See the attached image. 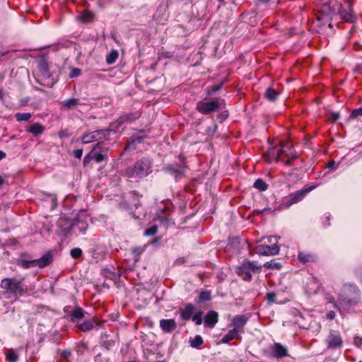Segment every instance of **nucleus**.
<instances>
[{
  "instance_id": "nucleus-18",
  "label": "nucleus",
  "mask_w": 362,
  "mask_h": 362,
  "mask_svg": "<svg viewBox=\"0 0 362 362\" xmlns=\"http://www.w3.org/2000/svg\"><path fill=\"white\" fill-rule=\"evenodd\" d=\"M218 315L216 311H209L204 317L205 326L214 327L218 322Z\"/></svg>"
},
{
  "instance_id": "nucleus-17",
  "label": "nucleus",
  "mask_w": 362,
  "mask_h": 362,
  "mask_svg": "<svg viewBox=\"0 0 362 362\" xmlns=\"http://www.w3.org/2000/svg\"><path fill=\"white\" fill-rule=\"evenodd\" d=\"M53 259V255L51 252H47L42 257L39 259H35V264L40 268L45 267L49 265Z\"/></svg>"
},
{
  "instance_id": "nucleus-19",
  "label": "nucleus",
  "mask_w": 362,
  "mask_h": 362,
  "mask_svg": "<svg viewBox=\"0 0 362 362\" xmlns=\"http://www.w3.org/2000/svg\"><path fill=\"white\" fill-rule=\"evenodd\" d=\"M317 259V256L312 253L300 252L298 255V260L303 264L307 262H315Z\"/></svg>"
},
{
  "instance_id": "nucleus-11",
  "label": "nucleus",
  "mask_w": 362,
  "mask_h": 362,
  "mask_svg": "<svg viewBox=\"0 0 362 362\" xmlns=\"http://www.w3.org/2000/svg\"><path fill=\"white\" fill-rule=\"evenodd\" d=\"M185 169L186 167L184 165L180 166L177 165H169L165 168V170L177 180L183 175Z\"/></svg>"
},
{
  "instance_id": "nucleus-43",
  "label": "nucleus",
  "mask_w": 362,
  "mask_h": 362,
  "mask_svg": "<svg viewBox=\"0 0 362 362\" xmlns=\"http://www.w3.org/2000/svg\"><path fill=\"white\" fill-rule=\"evenodd\" d=\"M81 74V71L80 69L74 68L70 71L69 78H75V77L80 76Z\"/></svg>"
},
{
  "instance_id": "nucleus-3",
  "label": "nucleus",
  "mask_w": 362,
  "mask_h": 362,
  "mask_svg": "<svg viewBox=\"0 0 362 362\" xmlns=\"http://www.w3.org/2000/svg\"><path fill=\"white\" fill-rule=\"evenodd\" d=\"M0 287L14 296H23L25 293L22 281L18 280L16 278H6L2 279L0 283Z\"/></svg>"
},
{
  "instance_id": "nucleus-31",
  "label": "nucleus",
  "mask_w": 362,
  "mask_h": 362,
  "mask_svg": "<svg viewBox=\"0 0 362 362\" xmlns=\"http://www.w3.org/2000/svg\"><path fill=\"white\" fill-rule=\"evenodd\" d=\"M253 186L260 191H265L268 188V185L262 179L260 178L256 180Z\"/></svg>"
},
{
  "instance_id": "nucleus-10",
  "label": "nucleus",
  "mask_w": 362,
  "mask_h": 362,
  "mask_svg": "<svg viewBox=\"0 0 362 362\" xmlns=\"http://www.w3.org/2000/svg\"><path fill=\"white\" fill-rule=\"evenodd\" d=\"M255 252L262 256L276 255L279 252V247L276 244L272 245H259L256 247Z\"/></svg>"
},
{
  "instance_id": "nucleus-28",
  "label": "nucleus",
  "mask_w": 362,
  "mask_h": 362,
  "mask_svg": "<svg viewBox=\"0 0 362 362\" xmlns=\"http://www.w3.org/2000/svg\"><path fill=\"white\" fill-rule=\"evenodd\" d=\"M239 338V333L236 332L235 329H232L229 330V332L223 337L221 339V341L223 343H228L230 341Z\"/></svg>"
},
{
  "instance_id": "nucleus-40",
  "label": "nucleus",
  "mask_w": 362,
  "mask_h": 362,
  "mask_svg": "<svg viewBox=\"0 0 362 362\" xmlns=\"http://www.w3.org/2000/svg\"><path fill=\"white\" fill-rule=\"evenodd\" d=\"M8 362H16L18 359V355L13 351H10L6 354Z\"/></svg>"
},
{
  "instance_id": "nucleus-4",
  "label": "nucleus",
  "mask_w": 362,
  "mask_h": 362,
  "mask_svg": "<svg viewBox=\"0 0 362 362\" xmlns=\"http://www.w3.org/2000/svg\"><path fill=\"white\" fill-rule=\"evenodd\" d=\"M261 267L258 266L255 262L247 261L243 263L238 268V274L245 281H250L252 274L259 272Z\"/></svg>"
},
{
  "instance_id": "nucleus-32",
  "label": "nucleus",
  "mask_w": 362,
  "mask_h": 362,
  "mask_svg": "<svg viewBox=\"0 0 362 362\" xmlns=\"http://www.w3.org/2000/svg\"><path fill=\"white\" fill-rule=\"evenodd\" d=\"M143 138V136L138 134L133 135L130 138V141L128 144V148H134L136 144L140 143L142 141Z\"/></svg>"
},
{
  "instance_id": "nucleus-7",
  "label": "nucleus",
  "mask_w": 362,
  "mask_h": 362,
  "mask_svg": "<svg viewBox=\"0 0 362 362\" xmlns=\"http://www.w3.org/2000/svg\"><path fill=\"white\" fill-rule=\"evenodd\" d=\"M339 14L341 19L346 22L353 23L356 20L354 15L352 5L351 2L346 1L343 4L338 5Z\"/></svg>"
},
{
  "instance_id": "nucleus-50",
  "label": "nucleus",
  "mask_w": 362,
  "mask_h": 362,
  "mask_svg": "<svg viewBox=\"0 0 362 362\" xmlns=\"http://www.w3.org/2000/svg\"><path fill=\"white\" fill-rule=\"evenodd\" d=\"M327 317L329 320H332L335 317V313L332 310L329 311L327 314Z\"/></svg>"
},
{
  "instance_id": "nucleus-45",
  "label": "nucleus",
  "mask_w": 362,
  "mask_h": 362,
  "mask_svg": "<svg viewBox=\"0 0 362 362\" xmlns=\"http://www.w3.org/2000/svg\"><path fill=\"white\" fill-rule=\"evenodd\" d=\"M139 117V113L136 112V113H134V114L127 116L126 119L124 120V122L126 121V122H131L132 121L137 119ZM122 122H123V121H122Z\"/></svg>"
},
{
  "instance_id": "nucleus-46",
  "label": "nucleus",
  "mask_w": 362,
  "mask_h": 362,
  "mask_svg": "<svg viewBox=\"0 0 362 362\" xmlns=\"http://www.w3.org/2000/svg\"><path fill=\"white\" fill-rule=\"evenodd\" d=\"M359 115L362 116V107L354 110L351 113L350 117L356 118Z\"/></svg>"
},
{
  "instance_id": "nucleus-20",
  "label": "nucleus",
  "mask_w": 362,
  "mask_h": 362,
  "mask_svg": "<svg viewBox=\"0 0 362 362\" xmlns=\"http://www.w3.org/2000/svg\"><path fill=\"white\" fill-rule=\"evenodd\" d=\"M194 311V307L192 303H188L180 312V317L184 320H189Z\"/></svg>"
},
{
  "instance_id": "nucleus-30",
  "label": "nucleus",
  "mask_w": 362,
  "mask_h": 362,
  "mask_svg": "<svg viewBox=\"0 0 362 362\" xmlns=\"http://www.w3.org/2000/svg\"><path fill=\"white\" fill-rule=\"evenodd\" d=\"M119 54L117 50H112L106 57V62L108 64H112L115 62L116 59L118 58Z\"/></svg>"
},
{
  "instance_id": "nucleus-52",
  "label": "nucleus",
  "mask_w": 362,
  "mask_h": 362,
  "mask_svg": "<svg viewBox=\"0 0 362 362\" xmlns=\"http://www.w3.org/2000/svg\"><path fill=\"white\" fill-rule=\"evenodd\" d=\"M339 117V113H332V120L333 122H336Z\"/></svg>"
},
{
  "instance_id": "nucleus-54",
  "label": "nucleus",
  "mask_w": 362,
  "mask_h": 362,
  "mask_svg": "<svg viewBox=\"0 0 362 362\" xmlns=\"http://www.w3.org/2000/svg\"><path fill=\"white\" fill-rule=\"evenodd\" d=\"M284 155H285V156H287V157H290V156H289L288 154L286 153L285 152H284ZM297 157H298V154H297V153H296V152H295V153H291V159L296 158Z\"/></svg>"
},
{
  "instance_id": "nucleus-57",
  "label": "nucleus",
  "mask_w": 362,
  "mask_h": 362,
  "mask_svg": "<svg viewBox=\"0 0 362 362\" xmlns=\"http://www.w3.org/2000/svg\"><path fill=\"white\" fill-rule=\"evenodd\" d=\"M6 157V153L2 151H0V160Z\"/></svg>"
},
{
  "instance_id": "nucleus-51",
  "label": "nucleus",
  "mask_w": 362,
  "mask_h": 362,
  "mask_svg": "<svg viewBox=\"0 0 362 362\" xmlns=\"http://www.w3.org/2000/svg\"><path fill=\"white\" fill-rule=\"evenodd\" d=\"M222 86H223V83L214 86L212 87V92L215 93V92L219 90L222 88Z\"/></svg>"
},
{
  "instance_id": "nucleus-47",
  "label": "nucleus",
  "mask_w": 362,
  "mask_h": 362,
  "mask_svg": "<svg viewBox=\"0 0 362 362\" xmlns=\"http://www.w3.org/2000/svg\"><path fill=\"white\" fill-rule=\"evenodd\" d=\"M92 160H93V153L90 151L86 156H85V157L83 158V165H87Z\"/></svg>"
},
{
  "instance_id": "nucleus-60",
  "label": "nucleus",
  "mask_w": 362,
  "mask_h": 362,
  "mask_svg": "<svg viewBox=\"0 0 362 362\" xmlns=\"http://www.w3.org/2000/svg\"><path fill=\"white\" fill-rule=\"evenodd\" d=\"M334 165H335V164H334V162H333V163H328V168H333V166H334Z\"/></svg>"
},
{
  "instance_id": "nucleus-55",
  "label": "nucleus",
  "mask_w": 362,
  "mask_h": 362,
  "mask_svg": "<svg viewBox=\"0 0 362 362\" xmlns=\"http://www.w3.org/2000/svg\"><path fill=\"white\" fill-rule=\"evenodd\" d=\"M62 356L64 358H68L70 355H71V353L69 351H64L62 354Z\"/></svg>"
},
{
  "instance_id": "nucleus-2",
  "label": "nucleus",
  "mask_w": 362,
  "mask_h": 362,
  "mask_svg": "<svg viewBox=\"0 0 362 362\" xmlns=\"http://www.w3.org/2000/svg\"><path fill=\"white\" fill-rule=\"evenodd\" d=\"M153 160L149 158H142L137 160L133 166L125 170V175L129 178H142L152 172Z\"/></svg>"
},
{
  "instance_id": "nucleus-29",
  "label": "nucleus",
  "mask_w": 362,
  "mask_h": 362,
  "mask_svg": "<svg viewBox=\"0 0 362 362\" xmlns=\"http://www.w3.org/2000/svg\"><path fill=\"white\" fill-rule=\"evenodd\" d=\"M17 264L18 266L22 267L24 269H28L30 267L36 266L35 259H32V260L21 259L17 262Z\"/></svg>"
},
{
  "instance_id": "nucleus-44",
  "label": "nucleus",
  "mask_w": 362,
  "mask_h": 362,
  "mask_svg": "<svg viewBox=\"0 0 362 362\" xmlns=\"http://www.w3.org/2000/svg\"><path fill=\"white\" fill-rule=\"evenodd\" d=\"M276 296L274 292L267 293L266 298L269 303H274L276 301Z\"/></svg>"
},
{
  "instance_id": "nucleus-23",
  "label": "nucleus",
  "mask_w": 362,
  "mask_h": 362,
  "mask_svg": "<svg viewBox=\"0 0 362 362\" xmlns=\"http://www.w3.org/2000/svg\"><path fill=\"white\" fill-rule=\"evenodd\" d=\"M61 105L64 110H73L79 105V100L78 98H70L62 101Z\"/></svg>"
},
{
  "instance_id": "nucleus-15",
  "label": "nucleus",
  "mask_w": 362,
  "mask_h": 362,
  "mask_svg": "<svg viewBox=\"0 0 362 362\" xmlns=\"http://www.w3.org/2000/svg\"><path fill=\"white\" fill-rule=\"evenodd\" d=\"M271 349L273 352V356L277 358H283L288 356V350L286 346L280 343H274Z\"/></svg>"
},
{
  "instance_id": "nucleus-34",
  "label": "nucleus",
  "mask_w": 362,
  "mask_h": 362,
  "mask_svg": "<svg viewBox=\"0 0 362 362\" xmlns=\"http://www.w3.org/2000/svg\"><path fill=\"white\" fill-rule=\"evenodd\" d=\"M204 341L201 336L197 335L195 337L190 340V345L193 348H198L203 344Z\"/></svg>"
},
{
  "instance_id": "nucleus-48",
  "label": "nucleus",
  "mask_w": 362,
  "mask_h": 362,
  "mask_svg": "<svg viewBox=\"0 0 362 362\" xmlns=\"http://www.w3.org/2000/svg\"><path fill=\"white\" fill-rule=\"evenodd\" d=\"M355 274L358 278L362 281V267H360L355 270Z\"/></svg>"
},
{
  "instance_id": "nucleus-49",
  "label": "nucleus",
  "mask_w": 362,
  "mask_h": 362,
  "mask_svg": "<svg viewBox=\"0 0 362 362\" xmlns=\"http://www.w3.org/2000/svg\"><path fill=\"white\" fill-rule=\"evenodd\" d=\"M83 154L82 149H76L74 151V155L77 158H81Z\"/></svg>"
},
{
  "instance_id": "nucleus-53",
  "label": "nucleus",
  "mask_w": 362,
  "mask_h": 362,
  "mask_svg": "<svg viewBox=\"0 0 362 362\" xmlns=\"http://www.w3.org/2000/svg\"><path fill=\"white\" fill-rule=\"evenodd\" d=\"M57 206V198L55 197H52V209H54Z\"/></svg>"
},
{
  "instance_id": "nucleus-33",
  "label": "nucleus",
  "mask_w": 362,
  "mask_h": 362,
  "mask_svg": "<svg viewBox=\"0 0 362 362\" xmlns=\"http://www.w3.org/2000/svg\"><path fill=\"white\" fill-rule=\"evenodd\" d=\"M211 299V293L209 291H202L197 300V303L209 301Z\"/></svg>"
},
{
  "instance_id": "nucleus-6",
  "label": "nucleus",
  "mask_w": 362,
  "mask_h": 362,
  "mask_svg": "<svg viewBox=\"0 0 362 362\" xmlns=\"http://www.w3.org/2000/svg\"><path fill=\"white\" fill-rule=\"evenodd\" d=\"M88 220L89 217L84 212L78 214L71 224V229L74 233L78 231L84 235L88 227Z\"/></svg>"
},
{
  "instance_id": "nucleus-39",
  "label": "nucleus",
  "mask_w": 362,
  "mask_h": 362,
  "mask_svg": "<svg viewBox=\"0 0 362 362\" xmlns=\"http://www.w3.org/2000/svg\"><path fill=\"white\" fill-rule=\"evenodd\" d=\"M70 255L74 259L78 258L82 255V250L79 247H75L71 250Z\"/></svg>"
},
{
  "instance_id": "nucleus-21",
  "label": "nucleus",
  "mask_w": 362,
  "mask_h": 362,
  "mask_svg": "<svg viewBox=\"0 0 362 362\" xmlns=\"http://www.w3.org/2000/svg\"><path fill=\"white\" fill-rule=\"evenodd\" d=\"M85 312L80 307H76L70 313V320L73 322H78L84 317Z\"/></svg>"
},
{
  "instance_id": "nucleus-24",
  "label": "nucleus",
  "mask_w": 362,
  "mask_h": 362,
  "mask_svg": "<svg viewBox=\"0 0 362 362\" xmlns=\"http://www.w3.org/2000/svg\"><path fill=\"white\" fill-rule=\"evenodd\" d=\"M93 18L94 13L90 11L86 10L77 17V19L82 23H90L93 21Z\"/></svg>"
},
{
  "instance_id": "nucleus-1",
  "label": "nucleus",
  "mask_w": 362,
  "mask_h": 362,
  "mask_svg": "<svg viewBox=\"0 0 362 362\" xmlns=\"http://www.w3.org/2000/svg\"><path fill=\"white\" fill-rule=\"evenodd\" d=\"M360 300V293L354 284H344L339 293V303L344 309L356 305Z\"/></svg>"
},
{
  "instance_id": "nucleus-61",
  "label": "nucleus",
  "mask_w": 362,
  "mask_h": 362,
  "mask_svg": "<svg viewBox=\"0 0 362 362\" xmlns=\"http://www.w3.org/2000/svg\"><path fill=\"white\" fill-rule=\"evenodd\" d=\"M4 180L1 176H0V187L3 185Z\"/></svg>"
},
{
  "instance_id": "nucleus-63",
  "label": "nucleus",
  "mask_w": 362,
  "mask_h": 362,
  "mask_svg": "<svg viewBox=\"0 0 362 362\" xmlns=\"http://www.w3.org/2000/svg\"><path fill=\"white\" fill-rule=\"evenodd\" d=\"M262 3H267L269 0H259Z\"/></svg>"
},
{
  "instance_id": "nucleus-58",
  "label": "nucleus",
  "mask_w": 362,
  "mask_h": 362,
  "mask_svg": "<svg viewBox=\"0 0 362 362\" xmlns=\"http://www.w3.org/2000/svg\"><path fill=\"white\" fill-rule=\"evenodd\" d=\"M59 135L60 137H63V136H66V134H65V132L64 131H62L59 133Z\"/></svg>"
},
{
  "instance_id": "nucleus-37",
  "label": "nucleus",
  "mask_w": 362,
  "mask_h": 362,
  "mask_svg": "<svg viewBox=\"0 0 362 362\" xmlns=\"http://www.w3.org/2000/svg\"><path fill=\"white\" fill-rule=\"evenodd\" d=\"M264 267L268 269H279L281 267V264L279 262H276L274 261H270L264 264Z\"/></svg>"
},
{
  "instance_id": "nucleus-38",
  "label": "nucleus",
  "mask_w": 362,
  "mask_h": 362,
  "mask_svg": "<svg viewBox=\"0 0 362 362\" xmlns=\"http://www.w3.org/2000/svg\"><path fill=\"white\" fill-rule=\"evenodd\" d=\"M202 311H199L192 316V320L195 322L196 325H200L202 323Z\"/></svg>"
},
{
  "instance_id": "nucleus-26",
  "label": "nucleus",
  "mask_w": 362,
  "mask_h": 362,
  "mask_svg": "<svg viewBox=\"0 0 362 362\" xmlns=\"http://www.w3.org/2000/svg\"><path fill=\"white\" fill-rule=\"evenodd\" d=\"M279 93L272 87H268L264 93V97L269 101H275Z\"/></svg>"
},
{
  "instance_id": "nucleus-59",
  "label": "nucleus",
  "mask_w": 362,
  "mask_h": 362,
  "mask_svg": "<svg viewBox=\"0 0 362 362\" xmlns=\"http://www.w3.org/2000/svg\"><path fill=\"white\" fill-rule=\"evenodd\" d=\"M291 164V158L288 159L287 160L285 161V165H290Z\"/></svg>"
},
{
  "instance_id": "nucleus-9",
  "label": "nucleus",
  "mask_w": 362,
  "mask_h": 362,
  "mask_svg": "<svg viewBox=\"0 0 362 362\" xmlns=\"http://www.w3.org/2000/svg\"><path fill=\"white\" fill-rule=\"evenodd\" d=\"M286 146L281 142V147H272L269 148L264 154V158L267 163H271L273 160H278L279 158L284 154V150L283 149Z\"/></svg>"
},
{
  "instance_id": "nucleus-41",
  "label": "nucleus",
  "mask_w": 362,
  "mask_h": 362,
  "mask_svg": "<svg viewBox=\"0 0 362 362\" xmlns=\"http://www.w3.org/2000/svg\"><path fill=\"white\" fill-rule=\"evenodd\" d=\"M157 232H158V226L155 225V226H152L148 229H147L144 232V235L146 236H151V235H153L156 234Z\"/></svg>"
},
{
  "instance_id": "nucleus-27",
  "label": "nucleus",
  "mask_w": 362,
  "mask_h": 362,
  "mask_svg": "<svg viewBox=\"0 0 362 362\" xmlns=\"http://www.w3.org/2000/svg\"><path fill=\"white\" fill-rule=\"evenodd\" d=\"M45 130V127L39 123H35L30 126L27 130L28 132L32 133L35 136L42 134Z\"/></svg>"
},
{
  "instance_id": "nucleus-8",
  "label": "nucleus",
  "mask_w": 362,
  "mask_h": 362,
  "mask_svg": "<svg viewBox=\"0 0 362 362\" xmlns=\"http://www.w3.org/2000/svg\"><path fill=\"white\" fill-rule=\"evenodd\" d=\"M315 186L310 187L308 188L302 189L300 190H298L292 194H290L289 199L286 201L285 204L286 207H289L291 205L296 204L299 202H300L305 196L312 191L313 189H315Z\"/></svg>"
},
{
  "instance_id": "nucleus-35",
  "label": "nucleus",
  "mask_w": 362,
  "mask_h": 362,
  "mask_svg": "<svg viewBox=\"0 0 362 362\" xmlns=\"http://www.w3.org/2000/svg\"><path fill=\"white\" fill-rule=\"evenodd\" d=\"M15 117L18 122L28 121L31 117V114L29 112H18L16 114Z\"/></svg>"
},
{
  "instance_id": "nucleus-22",
  "label": "nucleus",
  "mask_w": 362,
  "mask_h": 362,
  "mask_svg": "<svg viewBox=\"0 0 362 362\" xmlns=\"http://www.w3.org/2000/svg\"><path fill=\"white\" fill-rule=\"evenodd\" d=\"M98 324L95 322L93 320L90 319L85 320L83 322L81 323L78 325V329L82 332H88L94 329L95 326H98Z\"/></svg>"
},
{
  "instance_id": "nucleus-56",
  "label": "nucleus",
  "mask_w": 362,
  "mask_h": 362,
  "mask_svg": "<svg viewBox=\"0 0 362 362\" xmlns=\"http://www.w3.org/2000/svg\"><path fill=\"white\" fill-rule=\"evenodd\" d=\"M361 342L362 344V337H356L355 338V344L357 345V346H359L358 344V342Z\"/></svg>"
},
{
  "instance_id": "nucleus-64",
  "label": "nucleus",
  "mask_w": 362,
  "mask_h": 362,
  "mask_svg": "<svg viewBox=\"0 0 362 362\" xmlns=\"http://www.w3.org/2000/svg\"><path fill=\"white\" fill-rule=\"evenodd\" d=\"M272 237H270V238H269V240H268V242H269V243H272Z\"/></svg>"
},
{
  "instance_id": "nucleus-62",
  "label": "nucleus",
  "mask_w": 362,
  "mask_h": 362,
  "mask_svg": "<svg viewBox=\"0 0 362 362\" xmlns=\"http://www.w3.org/2000/svg\"><path fill=\"white\" fill-rule=\"evenodd\" d=\"M134 252H138L139 254L141 253V252H142V250L141 249H139V248L134 249Z\"/></svg>"
},
{
  "instance_id": "nucleus-12",
  "label": "nucleus",
  "mask_w": 362,
  "mask_h": 362,
  "mask_svg": "<svg viewBox=\"0 0 362 362\" xmlns=\"http://www.w3.org/2000/svg\"><path fill=\"white\" fill-rule=\"evenodd\" d=\"M103 143L98 142L97 143L93 149L91 150V152L93 153V159L98 163H101L104 160H107V155L105 153H99L98 151L102 148Z\"/></svg>"
},
{
  "instance_id": "nucleus-36",
  "label": "nucleus",
  "mask_w": 362,
  "mask_h": 362,
  "mask_svg": "<svg viewBox=\"0 0 362 362\" xmlns=\"http://www.w3.org/2000/svg\"><path fill=\"white\" fill-rule=\"evenodd\" d=\"M39 68H40V70L42 72H43L45 74H46V75L48 74L49 69L47 62L45 59H42L39 62Z\"/></svg>"
},
{
  "instance_id": "nucleus-14",
  "label": "nucleus",
  "mask_w": 362,
  "mask_h": 362,
  "mask_svg": "<svg viewBox=\"0 0 362 362\" xmlns=\"http://www.w3.org/2000/svg\"><path fill=\"white\" fill-rule=\"evenodd\" d=\"M247 322V317L243 315L235 316L232 321V326L238 333L243 331V329Z\"/></svg>"
},
{
  "instance_id": "nucleus-25",
  "label": "nucleus",
  "mask_w": 362,
  "mask_h": 362,
  "mask_svg": "<svg viewBox=\"0 0 362 362\" xmlns=\"http://www.w3.org/2000/svg\"><path fill=\"white\" fill-rule=\"evenodd\" d=\"M101 136H98V133L96 131L92 132L89 134H85L82 139L81 141L83 144H88L98 139H100Z\"/></svg>"
},
{
  "instance_id": "nucleus-16",
  "label": "nucleus",
  "mask_w": 362,
  "mask_h": 362,
  "mask_svg": "<svg viewBox=\"0 0 362 362\" xmlns=\"http://www.w3.org/2000/svg\"><path fill=\"white\" fill-rule=\"evenodd\" d=\"M160 327L166 332H173L177 327L176 322L174 319H163L160 320Z\"/></svg>"
},
{
  "instance_id": "nucleus-5",
  "label": "nucleus",
  "mask_w": 362,
  "mask_h": 362,
  "mask_svg": "<svg viewBox=\"0 0 362 362\" xmlns=\"http://www.w3.org/2000/svg\"><path fill=\"white\" fill-rule=\"evenodd\" d=\"M222 104H224V100L216 98L209 102H199L197 104V110L204 115L209 114L220 109Z\"/></svg>"
},
{
  "instance_id": "nucleus-13",
  "label": "nucleus",
  "mask_w": 362,
  "mask_h": 362,
  "mask_svg": "<svg viewBox=\"0 0 362 362\" xmlns=\"http://www.w3.org/2000/svg\"><path fill=\"white\" fill-rule=\"evenodd\" d=\"M326 342L328 348L336 349L341 346L342 339L339 335L332 332L326 339Z\"/></svg>"
},
{
  "instance_id": "nucleus-42",
  "label": "nucleus",
  "mask_w": 362,
  "mask_h": 362,
  "mask_svg": "<svg viewBox=\"0 0 362 362\" xmlns=\"http://www.w3.org/2000/svg\"><path fill=\"white\" fill-rule=\"evenodd\" d=\"M111 131L109 129L96 130L97 133H98V136H101V139L108 137Z\"/></svg>"
}]
</instances>
